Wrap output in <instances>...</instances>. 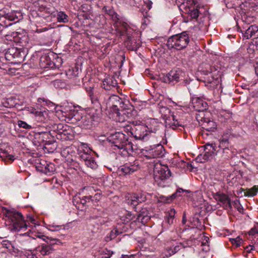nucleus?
I'll return each instance as SVG.
<instances>
[{"instance_id": "obj_42", "label": "nucleus", "mask_w": 258, "mask_h": 258, "mask_svg": "<svg viewBox=\"0 0 258 258\" xmlns=\"http://www.w3.org/2000/svg\"><path fill=\"white\" fill-rule=\"evenodd\" d=\"M4 105L6 107L12 108L15 107L17 103L16 102V99L13 98H8L4 103Z\"/></svg>"}, {"instance_id": "obj_9", "label": "nucleus", "mask_w": 258, "mask_h": 258, "mask_svg": "<svg viewBox=\"0 0 258 258\" xmlns=\"http://www.w3.org/2000/svg\"><path fill=\"white\" fill-rule=\"evenodd\" d=\"M134 109V106L127 102L120 109L119 112H117L114 117L116 121L124 122L132 116Z\"/></svg>"}, {"instance_id": "obj_2", "label": "nucleus", "mask_w": 258, "mask_h": 258, "mask_svg": "<svg viewBox=\"0 0 258 258\" xmlns=\"http://www.w3.org/2000/svg\"><path fill=\"white\" fill-rule=\"evenodd\" d=\"M33 143L35 146H38L44 143L43 149L47 150L48 152H53L56 148L55 136L51 131L35 133Z\"/></svg>"}, {"instance_id": "obj_46", "label": "nucleus", "mask_w": 258, "mask_h": 258, "mask_svg": "<svg viewBox=\"0 0 258 258\" xmlns=\"http://www.w3.org/2000/svg\"><path fill=\"white\" fill-rule=\"evenodd\" d=\"M85 163L88 167H90L92 169H95L97 166L96 162L91 155V158H88Z\"/></svg>"}, {"instance_id": "obj_31", "label": "nucleus", "mask_w": 258, "mask_h": 258, "mask_svg": "<svg viewBox=\"0 0 258 258\" xmlns=\"http://www.w3.org/2000/svg\"><path fill=\"white\" fill-rule=\"evenodd\" d=\"M150 153L152 154L153 158L162 157L165 151L164 147L161 145H158L155 148L152 149Z\"/></svg>"}, {"instance_id": "obj_48", "label": "nucleus", "mask_w": 258, "mask_h": 258, "mask_svg": "<svg viewBox=\"0 0 258 258\" xmlns=\"http://www.w3.org/2000/svg\"><path fill=\"white\" fill-rule=\"evenodd\" d=\"M18 125L20 127H22L27 130H29L32 128L31 125L28 124L25 121L22 120H18Z\"/></svg>"}, {"instance_id": "obj_44", "label": "nucleus", "mask_w": 258, "mask_h": 258, "mask_svg": "<svg viewBox=\"0 0 258 258\" xmlns=\"http://www.w3.org/2000/svg\"><path fill=\"white\" fill-rule=\"evenodd\" d=\"M45 242L48 245V246H50L53 248L54 251L55 249V246L56 244H57V242L60 243V241L59 239L50 237H49L48 239H46Z\"/></svg>"}, {"instance_id": "obj_37", "label": "nucleus", "mask_w": 258, "mask_h": 258, "mask_svg": "<svg viewBox=\"0 0 258 258\" xmlns=\"http://www.w3.org/2000/svg\"><path fill=\"white\" fill-rule=\"evenodd\" d=\"M223 1L228 9L236 8L240 5L239 0H223Z\"/></svg>"}, {"instance_id": "obj_49", "label": "nucleus", "mask_w": 258, "mask_h": 258, "mask_svg": "<svg viewBox=\"0 0 258 258\" xmlns=\"http://www.w3.org/2000/svg\"><path fill=\"white\" fill-rule=\"evenodd\" d=\"M90 219H97V224L100 225H104L106 222L102 218L96 216H91Z\"/></svg>"}, {"instance_id": "obj_17", "label": "nucleus", "mask_w": 258, "mask_h": 258, "mask_svg": "<svg viewBox=\"0 0 258 258\" xmlns=\"http://www.w3.org/2000/svg\"><path fill=\"white\" fill-rule=\"evenodd\" d=\"M214 198L222 203L225 209L232 208L231 200L226 194L217 192L215 194Z\"/></svg>"}, {"instance_id": "obj_24", "label": "nucleus", "mask_w": 258, "mask_h": 258, "mask_svg": "<svg viewBox=\"0 0 258 258\" xmlns=\"http://www.w3.org/2000/svg\"><path fill=\"white\" fill-rule=\"evenodd\" d=\"M117 81L113 77H108L103 81L102 87L106 90H110L112 88L117 87Z\"/></svg>"}, {"instance_id": "obj_23", "label": "nucleus", "mask_w": 258, "mask_h": 258, "mask_svg": "<svg viewBox=\"0 0 258 258\" xmlns=\"http://www.w3.org/2000/svg\"><path fill=\"white\" fill-rule=\"evenodd\" d=\"M0 15L6 16L9 21H16V22H18L20 20V17L22 16L21 13L17 11H11L6 13L3 10H0Z\"/></svg>"}, {"instance_id": "obj_25", "label": "nucleus", "mask_w": 258, "mask_h": 258, "mask_svg": "<svg viewBox=\"0 0 258 258\" xmlns=\"http://www.w3.org/2000/svg\"><path fill=\"white\" fill-rule=\"evenodd\" d=\"M36 251L39 252L42 255L45 256L50 254L54 250L50 246H48L46 243H43L36 248Z\"/></svg>"}, {"instance_id": "obj_45", "label": "nucleus", "mask_w": 258, "mask_h": 258, "mask_svg": "<svg viewBox=\"0 0 258 258\" xmlns=\"http://www.w3.org/2000/svg\"><path fill=\"white\" fill-rule=\"evenodd\" d=\"M7 20L6 16L0 15V27L6 28L12 25V23H8Z\"/></svg>"}, {"instance_id": "obj_26", "label": "nucleus", "mask_w": 258, "mask_h": 258, "mask_svg": "<svg viewBox=\"0 0 258 258\" xmlns=\"http://www.w3.org/2000/svg\"><path fill=\"white\" fill-rule=\"evenodd\" d=\"M54 66V63L51 60V58L48 55H43L40 58V66L41 68H53Z\"/></svg>"}, {"instance_id": "obj_27", "label": "nucleus", "mask_w": 258, "mask_h": 258, "mask_svg": "<svg viewBox=\"0 0 258 258\" xmlns=\"http://www.w3.org/2000/svg\"><path fill=\"white\" fill-rule=\"evenodd\" d=\"M79 121V125L86 129L90 128L92 126L93 124V120L92 119V117L90 115L82 116L81 120Z\"/></svg>"}, {"instance_id": "obj_61", "label": "nucleus", "mask_w": 258, "mask_h": 258, "mask_svg": "<svg viewBox=\"0 0 258 258\" xmlns=\"http://www.w3.org/2000/svg\"><path fill=\"white\" fill-rule=\"evenodd\" d=\"M184 191L185 190L184 189H183L182 188H179L177 189L176 191L175 192H174V194H176V198L178 196H180V193H181Z\"/></svg>"}, {"instance_id": "obj_5", "label": "nucleus", "mask_w": 258, "mask_h": 258, "mask_svg": "<svg viewBox=\"0 0 258 258\" xmlns=\"http://www.w3.org/2000/svg\"><path fill=\"white\" fill-rule=\"evenodd\" d=\"M7 214L12 222V224L9 226V229L12 231H19L27 229L26 222L21 213L13 209L8 210Z\"/></svg>"}, {"instance_id": "obj_6", "label": "nucleus", "mask_w": 258, "mask_h": 258, "mask_svg": "<svg viewBox=\"0 0 258 258\" xmlns=\"http://www.w3.org/2000/svg\"><path fill=\"white\" fill-rule=\"evenodd\" d=\"M130 129L131 130V134L136 140L143 141H146L149 139L150 135L149 132L150 133H155V131H148V127L142 124L134 125L133 128H130Z\"/></svg>"}, {"instance_id": "obj_34", "label": "nucleus", "mask_w": 258, "mask_h": 258, "mask_svg": "<svg viewBox=\"0 0 258 258\" xmlns=\"http://www.w3.org/2000/svg\"><path fill=\"white\" fill-rule=\"evenodd\" d=\"M0 158L6 162H12L14 160V156L13 155H10L7 151L2 149L0 150Z\"/></svg>"}, {"instance_id": "obj_39", "label": "nucleus", "mask_w": 258, "mask_h": 258, "mask_svg": "<svg viewBox=\"0 0 258 258\" xmlns=\"http://www.w3.org/2000/svg\"><path fill=\"white\" fill-rule=\"evenodd\" d=\"M117 23H118L120 25V27H121V30L119 31L120 35L123 36L125 34H126L127 35L128 34L127 33V29L129 27L128 24L122 21H119L116 22Z\"/></svg>"}, {"instance_id": "obj_60", "label": "nucleus", "mask_w": 258, "mask_h": 258, "mask_svg": "<svg viewBox=\"0 0 258 258\" xmlns=\"http://www.w3.org/2000/svg\"><path fill=\"white\" fill-rule=\"evenodd\" d=\"M2 244L5 247H6L7 248H9L11 245V243L9 241L6 240H4L3 241Z\"/></svg>"}, {"instance_id": "obj_62", "label": "nucleus", "mask_w": 258, "mask_h": 258, "mask_svg": "<svg viewBox=\"0 0 258 258\" xmlns=\"http://www.w3.org/2000/svg\"><path fill=\"white\" fill-rule=\"evenodd\" d=\"M35 236L36 237H38V238L42 239L45 241H46V239H49L48 237H47V236H46L45 235H35Z\"/></svg>"}, {"instance_id": "obj_18", "label": "nucleus", "mask_w": 258, "mask_h": 258, "mask_svg": "<svg viewBox=\"0 0 258 258\" xmlns=\"http://www.w3.org/2000/svg\"><path fill=\"white\" fill-rule=\"evenodd\" d=\"M244 38L248 39L253 36H257L256 34L258 32V26L255 25H252L249 26L245 30H241Z\"/></svg>"}, {"instance_id": "obj_53", "label": "nucleus", "mask_w": 258, "mask_h": 258, "mask_svg": "<svg viewBox=\"0 0 258 258\" xmlns=\"http://www.w3.org/2000/svg\"><path fill=\"white\" fill-rule=\"evenodd\" d=\"M228 144V140L227 139H223L220 140L219 148L225 147Z\"/></svg>"}, {"instance_id": "obj_21", "label": "nucleus", "mask_w": 258, "mask_h": 258, "mask_svg": "<svg viewBox=\"0 0 258 258\" xmlns=\"http://www.w3.org/2000/svg\"><path fill=\"white\" fill-rule=\"evenodd\" d=\"M48 127V131H51L54 134L55 139L57 135H60L62 133L64 127L68 128V125L63 123H54L49 125Z\"/></svg>"}, {"instance_id": "obj_63", "label": "nucleus", "mask_w": 258, "mask_h": 258, "mask_svg": "<svg viewBox=\"0 0 258 258\" xmlns=\"http://www.w3.org/2000/svg\"><path fill=\"white\" fill-rule=\"evenodd\" d=\"M121 258H136V255L134 254L122 255Z\"/></svg>"}, {"instance_id": "obj_7", "label": "nucleus", "mask_w": 258, "mask_h": 258, "mask_svg": "<svg viewBox=\"0 0 258 258\" xmlns=\"http://www.w3.org/2000/svg\"><path fill=\"white\" fill-rule=\"evenodd\" d=\"M109 138L114 146L119 149H123L128 145H131L133 150H136L134 148L132 142H128V137L122 133L116 132L114 134H111Z\"/></svg>"}, {"instance_id": "obj_3", "label": "nucleus", "mask_w": 258, "mask_h": 258, "mask_svg": "<svg viewBox=\"0 0 258 258\" xmlns=\"http://www.w3.org/2000/svg\"><path fill=\"white\" fill-rule=\"evenodd\" d=\"M205 69L201 67V69L199 72L200 74V81L205 83L211 84V87H214L217 86L220 82L219 77L221 76L220 72L218 71V67L217 68L215 67H211L206 65Z\"/></svg>"}, {"instance_id": "obj_57", "label": "nucleus", "mask_w": 258, "mask_h": 258, "mask_svg": "<svg viewBox=\"0 0 258 258\" xmlns=\"http://www.w3.org/2000/svg\"><path fill=\"white\" fill-rule=\"evenodd\" d=\"M144 3L146 4L147 7L149 10L152 8V2L150 0H145Z\"/></svg>"}, {"instance_id": "obj_22", "label": "nucleus", "mask_w": 258, "mask_h": 258, "mask_svg": "<svg viewBox=\"0 0 258 258\" xmlns=\"http://www.w3.org/2000/svg\"><path fill=\"white\" fill-rule=\"evenodd\" d=\"M74 138V134L72 133L69 126H68V128L64 127L62 133L60 135L56 136V139L64 141L72 140Z\"/></svg>"}, {"instance_id": "obj_38", "label": "nucleus", "mask_w": 258, "mask_h": 258, "mask_svg": "<svg viewBox=\"0 0 258 258\" xmlns=\"http://www.w3.org/2000/svg\"><path fill=\"white\" fill-rule=\"evenodd\" d=\"M176 214V211L174 209H170L167 215H166V222L169 224H172L174 223L175 215Z\"/></svg>"}, {"instance_id": "obj_33", "label": "nucleus", "mask_w": 258, "mask_h": 258, "mask_svg": "<svg viewBox=\"0 0 258 258\" xmlns=\"http://www.w3.org/2000/svg\"><path fill=\"white\" fill-rule=\"evenodd\" d=\"M96 27L101 28L106 24V21L105 16L103 15H99L95 17L94 20Z\"/></svg>"}, {"instance_id": "obj_64", "label": "nucleus", "mask_w": 258, "mask_h": 258, "mask_svg": "<svg viewBox=\"0 0 258 258\" xmlns=\"http://www.w3.org/2000/svg\"><path fill=\"white\" fill-rule=\"evenodd\" d=\"M40 9L41 10V11L43 12V11H44L45 12L47 13H50V11H48L49 9L48 8H47L46 7H40Z\"/></svg>"}, {"instance_id": "obj_16", "label": "nucleus", "mask_w": 258, "mask_h": 258, "mask_svg": "<svg viewBox=\"0 0 258 258\" xmlns=\"http://www.w3.org/2000/svg\"><path fill=\"white\" fill-rule=\"evenodd\" d=\"M192 3L190 4L191 0H187L186 5L185 6V7H188L187 10V13L191 17L192 19H197L199 15V10L198 8L199 7L197 6L196 8L193 7L192 5L195 6L197 3V0H192Z\"/></svg>"}, {"instance_id": "obj_15", "label": "nucleus", "mask_w": 258, "mask_h": 258, "mask_svg": "<svg viewBox=\"0 0 258 258\" xmlns=\"http://www.w3.org/2000/svg\"><path fill=\"white\" fill-rule=\"evenodd\" d=\"M31 231L29 230L28 232L20 234L21 237V245L25 249L28 250H29L30 248L34 245V243L36 240L35 238L29 235Z\"/></svg>"}, {"instance_id": "obj_29", "label": "nucleus", "mask_w": 258, "mask_h": 258, "mask_svg": "<svg viewBox=\"0 0 258 258\" xmlns=\"http://www.w3.org/2000/svg\"><path fill=\"white\" fill-rule=\"evenodd\" d=\"M201 125L204 130L208 132L214 131L217 126L216 123L214 121L208 119H204Z\"/></svg>"}, {"instance_id": "obj_59", "label": "nucleus", "mask_w": 258, "mask_h": 258, "mask_svg": "<svg viewBox=\"0 0 258 258\" xmlns=\"http://www.w3.org/2000/svg\"><path fill=\"white\" fill-rule=\"evenodd\" d=\"M64 113L65 114H64L63 116L68 118L69 121L73 119L75 116V115H73L72 114H67V113Z\"/></svg>"}, {"instance_id": "obj_12", "label": "nucleus", "mask_w": 258, "mask_h": 258, "mask_svg": "<svg viewBox=\"0 0 258 258\" xmlns=\"http://www.w3.org/2000/svg\"><path fill=\"white\" fill-rule=\"evenodd\" d=\"M126 198L127 204L133 205L136 208L140 203L147 200V194L143 192L132 193L129 194Z\"/></svg>"}, {"instance_id": "obj_41", "label": "nucleus", "mask_w": 258, "mask_h": 258, "mask_svg": "<svg viewBox=\"0 0 258 258\" xmlns=\"http://www.w3.org/2000/svg\"><path fill=\"white\" fill-rule=\"evenodd\" d=\"M104 10L106 13L111 17L112 19L115 22H118V15L112 9L109 8L107 9L106 7H104Z\"/></svg>"}, {"instance_id": "obj_8", "label": "nucleus", "mask_w": 258, "mask_h": 258, "mask_svg": "<svg viewBox=\"0 0 258 258\" xmlns=\"http://www.w3.org/2000/svg\"><path fill=\"white\" fill-rule=\"evenodd\" d=\"M171 175L170 170L167 166L156 165L154 168V178L158 185L160 184V181H163Z\"/></svg>"}, {"instance_id": "obj_36", "label": "nucleus", "mask_w": 258, "mask_h": 258, "mask_svg": "<svg viewBox=\"0 0 258 258\" xmlns=\"http://www.w3.org/2000/svg\"><path fill=\"white\" fill-rule=\"evenodd\" d=\"M176 194H173L172 195L169 196H164L163 195H161L158 197V202H163L164 203H171L174 199L176 198Z\"/></svg>"}, {"instance_id": "obj_28", "label": "nucleus", "mask_w": 258, "mask_h": 258, "mask_svg": "<svg viewBox=\"0 0 258 258\" xmlns=\"http://www.w3.org/2000/svg\"><path fill=\"white\" fill-rule=\"evenodd\" d=\"M84 190L88 192L89 195L83 196L82 198L80 199V203L83 205H85L87 202L91 201L93 197V194L96 192V190L92 186L85 187Z\"/></svg>"}, {"instance_id": "obj_4", "label": "nucleus", "mask_w": 258, "mask_h": 258, "mask_svg": "<svg viewBox=\"0 0 258 258\" xmlns=\"http://www.w3.org/2000/svg\"><path fill=\"white\" fill-rule=\"evenodd\" d=\"M189 42V38L187 31L174 35L170 37L167 42L169 48L181 50L186 47Z\"/></svg>"}, {"instance_id": "obj_54", "label": "nucleus", "mask_w": 258, "mask_h": 258, "mask_svg": "<svg viewBox=\"0 0 258 258\" xmlns=\"http://www.w3.org/2000/svg\"><path fill=\"white\" fill-rule=\"evenodd\" d=\"M6 61H3L2 64H1V66H0L1 70L7 71V70L9 69V65L6 62Z\"/></svg>"}, {"instance_id": "obj_30", "label": "nucleus", "mask_w": 258, "mask_h": 258, "mask_svg": "<svg viewBox=\"0 0 258 258\" xmlns=\"http://www.w3.org/2000/svg\"><path fill=\"white\" fill-rule=\"evenodd\" d=\"M217 153L221 155V157L224 160H228L233 157V153L227 147L219 148Z\"/></svg>"}, {"instance_id": "obj_40", "label": "nucleus", "mask_w": 258, "mask_h": 258, "mask_svg": "<svg viewBox=\"0 0 258 258\" xmlns=\"http://www.w3.org/2000/svg\"><path fill=\"white\" fill-rule=\"evenodd\" d=\"M119 234V231L116 229L114 228L111 230L110 233L107 235L105 239L106 241H109L112 239L115 238Z\"/></svg>"}, {"instance_id": "obj_58", "label": "nucleus", "mask_w": 258, "mask_h": 258, "mask_svg": "<svg viewBox=\"0 0 258 258\" xmlns=\"http://www.w3.org/2000/svg\"><path fill=\"white\" fill-rule=\"evenodd\" d=\"M44 114H47L46 112H43L41 111H36V115L37 116L39 117L40 118H44Z\"/></svg>"}, {"instance_id": "obj_13", "label": "nucleus", "mask_w": 258, "mask_h": 258, "mask_svg": "<svg viewBox=\"0 0 258 258\" xmlns=\"http://www.w3.org/2000/svg\"><path fill=\"white\" fill-rule=\"evenodd\" d=\"M22 53L23 55H24V53L23 52H22ZM5 55L7 60L11 61L12 62L15 60V62H16V61H19L20 59L23 58L22 52L20 49L15 47L8 48L6 52Z\"/></svg>"}, {"instance_id": "obj_20", "label": "nucleus", "mask_w": 258, "mask_h": 258, "mask_svg": "<svg viewBox=\"0 0 258 258\" xmlns=\"http://www.w3.org/2000/svg\"><path fill=\"white\" fill-rule=\"evenodd\" d=\"M138 166L134 165H127L125 164L118 168L120 175L131 174L138 170Z\"/></svg>"}, {"instance_id": "obj_10", "label": "nucleus", "mask_w": 258, "mask_h": 258, "mask_svg": "<svg viewBox=\"0 0 258 258\" xmlns=\"http://www.w3.org/2000/svg\"><path fill=\"white\" fill-rule=\"evenodd\" d=\"M182 72L179 69H174L170 71L166 75L160 77L162 82L174 85L179 81L182 76Z\"/></svg>"}, {"instance_id": "obj_1", "label": "nucleus", "mask_w": 258, "mask_h": 258, "mask_svg": "<svg viewBox=\"0 0 258 258\" xmlns=\"http://www.w3.org/2000/svg\"><path fill=\"white\" fill-rule=\"evenodd\" d=\"M84 85L96 111H101L102 104H106L115 116L125 104L122 99L117 95L108 96L104 93L94 92V85L88 86V84L86 83Z\"/></svg>"}, {"instance_id": "obj_52", "label": "nucleus", "mask_w": 258, "mask_h": 258, "mask_svg": "<svg viewBox=\"0 0 258 258\" xmlns=\"http://www.w3.org/2000/svg\"><path fill=\"white\" fill-rule=\"evenodd\" d=\"M230 241L233 244H235L236 246H239L240 245L242 239L239 237H237L236 238L231 239Z\"/></svg>"}, {"instance_id": "obj_11", "label": "nucleus", "mask_w": 258, "mask_h": 258, "mask_svg": "<svg viewBox=\"0 0 258 258\" xmlns=\"http://www.w3.org/2000/svg\"><path fill=\"white\" fill-rule=\"evenodd\" d=\"M204 148L205 154H200L196 158L197 162L204 163L217 154L215 144L208 143L204 146Z\"/></svg>"}, {"instance_id": "obj_50", "label": "nucleus", "mask_w": 258, "mask_h": 258, "mask_svg": "<svg viewBox=\"0 0 258 258\" xmlns=\"http://www.w3.org/2000/svg\"><path fill=\"white\" fill-rule=\"evenodd\" d=\"M79 158L82 161L85 162V163L88 158H91V155L86 152H84L81 153L79 155Z\"/></svg>"}, {"instance_id": "obj_51", "label": "nucleus", "mask_w": 258, "mask_h": 258, "mask_svg": "<svg viewBox=\"0 0 258 258\" xmlns=\"http://www.w3.org/2000/svg\"><path fill=\"white\" fill-rule=\"evenodd\" d=\"M101 193H94L93 194V197L92 198V199H91V201H92V202H98L100 199H101Z\"/></svg>"}, {"instance_id": "obj_14", "label": "nucleus", "mask_w": 258, "mask_h": 258, "mask_svg": "<svg viewBox=\"0 0 258 258\" xmlns=\"http://www.w3.org/2000/svg\"><path fill=\"white\" fill-rule=\"evenodd\" d=\"M36 169L41 173L50 175L54 171V165L50 162H47L45 160L41 159L37 163Z\"/></svg>"}, {"instance_id": "obj_56", "label": "nucleus", "mask_w": 258, "mask_h": 258, "mask_svg": "<svg viewBox=\"0 0 258 258\" xmlns=\"http://www.w3.org/2000/svg\"><path fill=\"white\" fill-rule=\"evenodd\" d=\"M197 103H198V104H201L202 105V106H203V108H199V109H197V110L200 111L201 110H203L204 109H206V106H207V103L206 102L205 103H203L202 102V101L199 99V100H197Z\"/></svg>"}, {"instance_id": "obj_32", "label": "nucleus", "mask_w": 258, "mask_h": 258, "mask_svg": "<svg viewBox=\"0 0 258 258\" xmlns=\"http://www.w3.org/2000/svg\"><path fill=\"white\" fill-rule=\"evenodd\" d=\"M181 84L187 88L190 94L191 92L195 91L198 88V83L193 80H183Z\"/></svg>"}, {"instance_id": "obj_19", "label": "nucleus", "mask_w": 258, "mask_h": 258, "mask_svg": "<svg viewBox=\"0 0 258 258\" xmlns=\"http://www.w3.org/2000/svg\"><path fill=\"white\" fill-rule=\"evenodd\" d=\"M150 217L147 209L144 208L140 211L135 221L140 222L145 225L150 219Z\"/></svg>"}, {"instance_id": "obj_43", "label": "nucleus", "mask_w": 258, "mask_h": 258, "mask_svg": "<svg viewBox=\"0 0 258 258\" xmlns=\"http://www.w3.org/2000/svg\"><path fill=\"white\" fill-rule=\"evenodd\" d=\"M57 19L59 22L67 23L69 22V17L63 12H59L57 13Z\"/></svg>"}, {"instance_id": "obj_35", "label": "nucleus", "mask_w": 258, "mask_h": 258, "mask_svg": "<svg viewBox=\"0 0 258 258\" xmlns=\"http://www.w3.org/2000/svg\"><path fill=\"white\" fill-rule=\"evenodd\" d=\"M173 122L169 123V127L172 128L173 130H176L178 127H183L184 125L182 123L181 121L178 120V119L176 118V116L175 115H173L172 116Z\"/></svg>"}, {"instance_id": "obj_55", "label": "nucleus", "mask_w": 258, "mask_h": 258, "mask_svg": "<svg viewBox=\"0 0 258 258\" xmlns=\"http://www.w3.org/2000/svg\"><path fill=\"white\" fill-rule=\"evenodd\" d=\"M258 233V228L256 227H253L251 228L250 231L248 232V234L250 235H253L255 234Z\"/></svg>"}, {"instance_id": "obj_47", "label": "nucleus", "mask_w": 258, "mask_h": 258, "mask_svg": "<svg viewBox=\"0 0 258 258\" xmlns=\"http://www.w3.org/2000/svg\"><path fill=\"white\" fill-rule=\"evenodd\" d=\"M258 187L254 185L253 187L249 189L246 192H245L244 195L248 197H253L256 195Z\"/></svg>"}]
</instances>
